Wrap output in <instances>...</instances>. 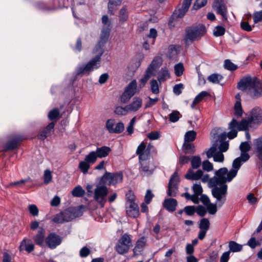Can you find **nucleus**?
I'll list each match as a JSON object with an SVG mask.
<instances>
[{
  "label": "nucleus",
  "instance_id": "1a4fd4ad",
  "mask_svg": "<svg viewBox=\"0 0 262 262\" xmlns=\"http://www.w3.org/2000/svg\"><path fill=\"white\" fill-rule=\"evenodd\" d=\"M108 189L104 185H97L94 189V199L100 206L103 207L107 201V196Z\"/></svg>",
  "mask_w": 262,
  "mask_h": 262
},
{
  "label": "nucleus",
  "instance_id": "dca6fc26",
  "mask_svg": "<svg viewBox=\"0 0 262 262\" xmlns=\"http://www.w3.org/2000/svg\"><path fill=\"white\" fill-rule=\"evenodd\" d=\"M213 9L218 14H221L222 17L227 19V9L224 3V0H214L213 5Z\"/></svg>",
  "mask_w": 262,
  "mask_h": 262
},
{
  "label": "nucleus",
  "instance_id": "20e7f679",
  "mask_svg": "<svg viewBox=\"0 0 262 262\" xmlns=\"http://www.w3.org/2000/svg\"><path fill=\"white\" fill-rule=\"evenodd\" d=\"M103 45L100 42H98L94 50V53H97L96 56L85 65L79 67L77 71V75H88L100 67L101 57L104 52Z\"/></svg>",
  "mask_w": 262,
  "mask_h": 262
},
{
  "label": "nucleus",
  "instance_id": "f3484780",
  "mask_svg": "<svg viewBox=\"0 0 262 262\" xmlns=\"http://www.w3.org/2000/svg\"><path fill=\"white\" fill-rule=\"evenodd\" d=\"M126 212L128 216L132 217H136L139 214V207L135 203L125 204Z\"/></svg>",
  "mask_w": 262,
  "mask_h": 262
},
{
  "label": "nucleus",
  "instance_id": "49530a36",
  "mask_svg": "<svg viewBox=\"0 0 262 262\" xmlns=\"http://www.w3.org/2000/svg\"><path fill=\"white\" fill-rule=\"evenodd\" d=\"M207 210L210 214H214L217 211V208L218 205L216 204V202L214 203H210L206 206Z\"/></svg>",
  "mask_w": 262,
  "mask_h": 262
},
{
  "label": "nucleus",
  "instance_id": "aec40b11",
  "mask_svg": "<svg viewBox=\"0 0 262 262\" xmlns=\"http://www.w3.org/2000/svg\"><path fill=\"white\" fill-rule=\"evenodd\" d=\"M45 235V229L42 227H40L37 233L33 236V239L36 245L40 247H43L45 245L44 243L46 239Z\"/></svg>",
  "mask_w": 262,
  "mask_h": 262
},
{
  "label": "nucleus",
  "instance_id": "39448f33",
  "mask_svg": "<svg viewBox=\"0 0 262 262\" xmlns=\"http://www.w3.org/2000/svg\"><path fill=\"white\" fill-rule=\"evenodd\" d=\"M81 215L80 210L76 207H70L63 211L57 214L52 219L53 222L57 224L71 221Z\"/></svg>",
  "mask_w": 262,
  "mask_h": 262
},
{
  "label": "nucleus",
  "instance_id": "a19ab883",
  "mask_svg": "<svg viewBox=\"0 0 262 262\" xmlns=\"http://www.w3.org/2000/svg\"><path fill=\"white\" fill-rule=\"evenodd\" d=\"M129 112L127 108V105L125 107L118 106L115 108V113L118 115L124 116Z\"/></svg>",
  "mask_w": 262,
  "mask_h": 262
},
{
  "label": "nucleus",
  "instance_id": "4c0bfd02",
  "mask_svg": "<svg viewBox=\"0 0 262 262\" xmlns=\"http://www.w3.org/2000/svg\"><path fill=\"white\" fill-rule=\"evenodd\" d=\"M162 63V59L160 57H156L152 61L148 67L155 71L156 69L159 67Z\"/></svg>",
  "mask_w": 262,
  "mask_h": 262
},
{
  "label": "nucleus",
  "instance_id": "f704fd0d",
  "mask_svg": "<svg viewBox=\"0 0 262 262\" xmlns=\"http://www.w3.org/2000/svg\"><path fill=\"white\" fill-rule=\"evenodd\" d=\"M208 93L206 91H202L201 93H200L198 95L196 96V97L194 99L191 105V108H195V105L200 102H201L205 97L208 96Z\"/></svg>",
  "mask_w": 262,
  "mask_h": 262
},
{
  "label": "nucleus",
  "instance_id": "4be33fe9",
  "mask_svg": "<svg viewBox=\"0 0 262 262\" xmlns=\"http://www.w3.org/2000/svg\"><path fill=\"white\" fill-rule=\"evenodd\" d=\"M254 146L256 156L259 160V164L262 167V138L255 139L254 141Z\"/></svg>",
  "mask_w": 262,
  "mask_h": 262
},
{
  "label": "nucleus",
  "instance_id": "37998d69",
  "mask_svg": "<svg viewBox=\"0 0 262 262\" xmlns=\"http://www.w3.org/2000/svg\"><path fill=\"white\" fill-rule=\"evenodd\" d=\"M223 79L222 76L217 74H213L210 75L208 79V80L214 83H218Z\"/></svg>",
  "mask_w": 262,
  "mask_h": 262
},
{
  "label": "nucleus",
  "instance_id": "e433bc0d",
  "mask_svg": "<svg viewBox=\"0 0 262 262\" xmlns=\"http://www.w3.org/2000/svg\"><path fill=\"white\" fill-rule=\"evenodd\" d=\"M72 194L75 197H81L85 194V191L80 186H77L73 189Z\"/></svg>",
  "mask_w": 262,
  "mask_h": 262
},
{
  "label": "nucleus",
  "instance_id": "f257e3e1",
  "mask_svg": "<svg viewBox=\"0 0 262 262\" xmlns=\"http://www.w3.org/2000/svg\"><path fill=\"white\" fill-rule=\"evenodd\" d=\"M214 172V176L210 178L208 174H203L202 170L199 169L194 171L192 169H189L186 173L185 177L188 180H198L201 179L203 183H208L209 187L211 188V194L215 199L218 208H221L225 203L228 194V185L226 183L231 181Z\"/></svg>",
  "mask_w": 262,
  "mask_h": 262
},
{
  "label": "nucleus",
  "instance_id": "5701e85b",
  "mask_svg": "<svg viewBox=\"0 0 262 262\" xmlns=\"http://www.w3.org/2000/svg\"><path fill=\"white\" fill-rule=\"evenodd\" d=\"M149 151L147 149H146L145 144L142 142L138 147L136 154L139 156V159L140 161L145 160L148 157Z\"/></svg>",
  "mask_w": 262,
  "mask_h": 262
},
{
  "label": "nucleus",
  "instance_id": "ddd939ff",
  "mask_svg": "<svg viewBox=\"0 0 262 262\" xmlns=\"http://www.w3.org/2000/svg\"><path fill=\"white\" fill-rule=\"evenodd\" d=\"M180 178L177 172H175L171 177L168 183L167 194L170 196H176L178 190V183Z\"/></svg>",
  "mask_w": 262,
  "mask_h": 262
},
{
  "label": "nucleus",
  "instance_id": "58836bf2",
  "mask_svg": "<svg viewBox=\"0 0 262 262\" xmlns=\"http://www.w3.org/2000/svg\"><path fill=\"white\" fill-rule=\"evenodd\" d=\"M243 111L242 107L241 100H237L234 105V115L237 117H241Z\"/></svg>",
  "mask_w": 262,
  "mask_h": 262
},
{
  "label": "nucleus",
  "instance_id": "338daca9",
  "mask_svg": "<svg viewBox=\"0 0 262 262\" xmlns=\"http://www.w3.org/2000/svg\"><path fill=\"white\" fill-rule=\"evenodd\" d=\"M183 89V85L182 83L176 84L173 88V93L177 95H179L181 94L182 91Z\"/></svg>",
  "mask_w": 262,
  "mask_h": 262
},
{
  "label": "nucleus",
  "instance_id": "79ce46f5",
  "mask_svg": "<svg viewBox=\"0 0 262 262\" xmlns=\"http://www.w3.org/2000/svg\"><path fill=\"white\" fill-rule=\"evenodd\" d=\"M174 73L177 76H181L184 72V68L182 63L176 64L174 67Z\"/></svg>",
  "mask_w": 262,
  "mask_h": 262
},
{
  "label": "nucleus",
  "instance_id": "c85d7f7f",
  "mask_svg": "<svg viewBox=\"0 0 262 262\" xmlns=\"http://www.w3.org/2000/svg\"><path fill=\"white\" fill-rule=\"evenodd\" d=\"M227 135H228V134ZM227 136L228 137V135H227L226 133H224L221 134L219 137L221 142L219 148L220 151L223 152L226 151L229 148L228 142L224 141L226 139Z\"/></svg>",
  "mask_w": 262,
  "mask_h": 262
},
{
  "label": "nucleus",
  "instance_id": "0e129e2a",
  "mask_svg": "<svg viewBox=\"0 0 262 262\" xmlns=\"http://www.w3.org/2000/svg\"><path fill=\"white\" fill-rule=\"evenodd\" d=\"M207 3V0H196L193 6V9L197 10L203 6Z\"/></svg>",
  "mask_w": 262,
  "mask_h": 262
},
{
  "label": "nucleus",
  "instance_id": "4468645a",
  "mask_svg": "<svg viewBox=\"0 0 262 262\" xmlns=\"http://www.w3.org/2000/svg\"><path fill=\"white\" fill-rule=\"evenodd\" d=\"M61 241V237L55 233H50L45 239L46 245L51 249H54L59 245Z\"/></svg>",
  "mask_w": 262,
  "mask_h": 262
},
{
  "label": "nucleus",
  "instance_id": "b1692460",
  "mask_svg": "<svg viewBox=\"0 0 262 262\" xmlns=\"http://www.w3.org/2000/svg\"><path fill=\"white\" fill-rule=\"evenodd\" d=\"M146 243V239L145 237H142L139 239L136 244V246L133 249L134 255H138L141 253L145 247Z\"/></svg>",
  "mask_w": 262,
  "mask_h": 262
},
{
  "label": "nucleus",
  "instance_id": "e2e57ef3",
  "mask_svg": "<svg viewBox=\"0 0 262 262\" xmlns=\"http://www.w3.org/2000/svg\"><path fill=\"white\" fill-rule=\"evenodd\" d=\"M251 149V146L248 142H243L239 145V149L241 152H248Z\"/></svg>",
  "mask_w": 262,
  "mask_h": 262
},
{
  "label": "nucleus",
  "instance_id": "f03ea898",
  "mask_svg": "<svg viewBox=\"0 0 262 262\" xmlns=\"http://www.w3.org/2000/svg\"><path fill=\"white\" fill-rule=\"evenodd\" d=\"M262 123V112L259 107L253 108L249 113V116L237 122L232 119L229 124L228 138L232 139L237 136V130H247L249 128H256Z\"/></svg>",
  "mask_w": 262,
  "mask_h": 262
},
{
  "label": "nucleus",
  "instance_id": "cd10ccee",
  "mask_svg": "<svg viewBox=\"0 0 262 262\" xmlns=\"http://www.w3.org/2000/svg\"><path fill=\"white\" fill-rule=\"evenodd\" d=\"M88 155L85 156L84 160L81 161L78 165L79 168L84 174L88 173V170L90 168V164L95 163V162H91L89 159H88Z\"/></svg>",
  "mask_w": 262,
  "mask_h": 262
},
{
  "label": "nucleus",
  "instance_id": "c9c22d12",
  "mask_svg": "<svg viewBox=\"0 0 262 262\" xmlns=\"http://www.w3.org/2000/svg\"><path fill=\"white\" fill-rule=\"evenodd\" d=\"M191 167L192 169H197L201 165V159L200 156H193L190 160Z\"/></svg>",
  "mask_w": 262,
  "mask_h": 262
},
{
  "label": "nucleus",
  "instance_id": "a211bd4d",
  "mask_svg": "<svg viewBox=\"0 0 262 262\" xmlns=\"http://www.w3.org/2000/svg\"><path fill=\"white\" fill-rule=\"evenodd\" d=\"M19 249L20 252L26 251L28 253H31L34 250V245L30 239L24 238L20 242Z\"/></svg>",
  "mask_w": 262,
  "mask_h": 262
},
{
  "label": "nucleus",
  "instance_id": "0eeeda50",
  "mask_svg": "<svg viewBox=\"0 0 262 262\" xmlns=\"http://www.w3.org/2000/svg\"><path fill=\"white\" fill-rule=\"evenodd\" d=\"M242 162L239 158H237L233 161L232 168L229 171L226 167H223L215 170V172L220 175H223V177L227 179V181H231L236 176L237 172L242 165Z\"/></svg>",
  "mask_w": 262,
  "mask_h": 262
},
{
  "label": "nucleus",
  "instance_id": "2f4dec72",
  "mask_svg": "<svg viewBox=\"0 0 262 262\" xmlns=\"http://www.w3.org/2000/svg\"><path fill=\"white\" fill-rule=\"evenodd\" d=\"M119 21L123 24L126 21L128 18V13L126 6H123L119 12Z\"/></svg>",
  "mask_w": 262,
  "mask_h": 262
},
{
  "label": "nucleus",
  "instance_id": "09e8293b",
  "mask_svg": "<svg viewBox=\"0 0 262 262\" xmlns=\"http://www.w3.org/2000/svg\"><path fill=\"white\" fill-rule=\"evenodd\" d=\"M151 91L152 93L158 94L159 93V85L158 82L155 79H152L150 81Z\"/></svg>",
  "mask_w": 262,
  "mask_h": 262
},
{
  "label": "nucleus",
  "instance_id": "6ab92c4d",
  "mask_svg": "<svg viewBox=\"0 0 262 262\" xmlns=\"http://www.w3.org/2000/svg\"><path fill=\"white\" fill-rule=\"evenodd\" d=\"M142 106V99L138 97L133 99L132 101L127 105V108L129 112H136L138 111Z\"/></svg>",
  "mask_w": 262,
  "mask_h": 262
},
{
  "label": "nucleus",
  "instance_id": "774afa93",
  "mask_svg": "<svg viewBox=\"0 0 262 262\" xmlns=\"http://www.w3.org/2000/svg\"><path fill=\"white\" fill-rule=\"evenodd\" d=\"M241 28L246 31L250 32L252 30V27L247 21H242L241 23Z\"/></svg>",
  "mask_w": 262,
  "mask_h": 262
},
{
  "label": "nucleus",
  "instance_id": "6e6d98bb",
  "mask_svg": "<svg viewBox=\"0 0 262 262\" xmlns=\"http://www.w3.org/2000/svg\"><path fill=\"white\" fill-rule=\"evenodd\" d=\"M203 169L205 171H211L213 169V164L208 160H205L202 163Z\"/></svg>",
  "mask_w": 262,
  "mask_h": 262
},
{
  "label": "nucleus",
  "instance_id": "f8f14e48",
  "mask_svg": "<svg viewBox=\"0 0 262 262\" xmlns=\"http://www.w3.org/2000/svg\"><path fill=\"white\" fill-rule=\"evenodd\" d=\"M111 151V148L106 146L97 147L95 151H91L88 154L87 159L91 162H96L97 158L101 159L106 157Z\"/></svg>",
  "mask_w": 262,
  "mask_h": 262
},
{
  "label": "nucleus",
  "instance_id": "7c9ffc66",
  "mask_svg": "<svg viewBox=\"0 0 262 262\" xmlns=\"http://www.w3.org/2000/svg\"><path fill=\"white\" fill-rule=\"evenodd\" d=\"M170 78V73L167 68H162L158 73V80L161 83Z\"/></svg>",
  "mask_w": 262,
  "mask_h": 262
},
{
  "label": "nucleus",
  "instance_id": "4d7b16f0",
  "mask_svg": "<svg viewBox=\"0 0 262 262\" xmlns=\"http://www.w3.org/2000/svg\"><path fill=\"white\" fill-rule=\"evenodd\" d=\"M253 18L254 24L262 21V10L255 12L253 14Z\"/></svg>",
  "mask_w": 262,
  "mask_h": 262
},
{
  "label": "nucleus",
  "instance_id": "412c9836",
  "mask_svg": "<svg viewBox=\"0 0 262 262\" xmlns=\"http://www.w3.org/2000/svg\"><path fill=\"white\" fill-rule=\"evenodd\" d=\"M177 205V201L173 198L166 199L163 203V207L170 212H174Z\"/></svg>",
  "mask_w": 262,
  "mask_h": 262
},
{
  "label": "nucleus",
  "instance_id": "a18cd8bd",
  "mask_svg": "<svg viewBox=\"0 0 262 262\" xmlns=\"http://www.w3.org/2000/svg\"><path fill=\"white\" fill-rule=\"evenodd\" d=\"M210 227V223L208 219L204 218L202 219L200 221L199 225V228L200 229L205 230L208 231Z\"/></svg>",
  "mask_w": 262,
  "mask_h": 262
},
{
  "label": "nucleus",
  "instance_id": "8fccbe9b",
  "mask_svg": "<svg viewBox=\"0 0 262 262\" xmlns=\"http://www.w3.org/2000/svg\"><path fill=\"white\" fill-rule=\"evenodd\" d=\"M140 171L142 172L143 174L146 176H149L152 173V170L149 169L148 165L144 164V163H141Z\"/></svg>",
  "mask_w": 262,
  "mask_h": 262
},
{
  "label": "nucleus",
  "instance_id": "393cba45",
  "mask_svg": "<svg viewBox=\"0 0 262 262\" xmlns=\"http://www.w3.org/2000/svg\"><path fill=\"white\" fill-rule=\"evenodd\" d=\"M192 0H184L182 7L176 13L178 17L181 18L184 16L188 10L191 4Z\"/></svg>",
  "mask_w": 262,
  "mask_h": 262
},
{
  "label": "nucleus",
  "instance_id": "ea45409f",
  "mask_svg": "<svg viewBox=\"0 0 262 262\" xmlns=\"http://www.w3.org/2000/svg\"><path fill=\"white\" fill-rule=\"evenodd\" d=\"M196 133L193 130L188 131L185 135L184 140L185 142L193 141L196 138Z\"/></svg>",
  "mask_w": 262,
  "mask_h": 262
},
{
  "label": "nucleus",
  "instance_id": "7ed1b4c3",
  "mask_svg": "<svg viewBox=\"0 0 262 262\" xmlns=\"http://www.w3.org/2000/svg\"><path fill=\"white\" fill-rule=\"evenodd\" d=\"M237 88L242 91H246L252 98L262 96V83L257 78L244 77L238 83Z\"/></svg>",
  "mask_w": 262,
  "mask_h": 262
},
{
  "label": "nucleus",
  "instance_id": "603ef678",
  "mask_svg": "<svg viewBox=\"0 0 262 262\" xmlns=\"http://www.w3.org/2000/svg\"><path fill=\"white\" fill-rule=\"evenodd\" d=\"M180 114L178 111H174L169 114V121L171 122H176L179 120Z\"/></svg>",
  "mask_w": 262,
  "mask_h": 262
},
{
  "label": "nucleus",
  "instance_id": "9b49d317",
  "mask_svg": "<svg viewBox=\"0 0 262 262\" xmlns=\"http://www.w3.org/2000/svg\"><path fill=\"white\" fill-rule=\"evenodd\" d=\"M139 92L138 90L137 83L136 80H132L126 87L125 90L121 96V101L125 103L137 93Z\"/></svg>",
  "mask_w": 262,
  "mask_h": 262
},
{
  "label": "nucleus",
  "instance_id": "864d4df0",
  "mask_svg": "<svg viewBox=\"0 0 262 262\" xmlns=\"http://www.w3.org/2000/svg\"><path fill=\"white\" fill-rule=\"evenodd\" d=\"M115 120L114 119H108L107 120L106 122V125H105V127L106 128V129H107V130L109 132V133H113V129H114V126L115 124Z\"/></svg>",
  "mask_w": 262,
  "mask_h": 262
},
{
  "label": "nucleus",
  "instance_id": "3c124183",
  "mask_svg": "<svg viewBox=\"0 0 262 262\" xmlns=\"http://www.w3.org/2000/svg\"><path fill=\"white\" fill-rule=\"evenodd\" d=\"M18 141V139H15L8 141L6 145V148L7 149H13L15 148L17 146Z\"/></svg>",
  "mask_w": 262,
  "mask_h": 262
},
{
  "label": "nucleus",
  "instance_id": "bb28decb",
  "mask_svg": "<svg viewBox=\"0 0 262 262\" xmlns=\"http://www.w3.org/2000/svg\"><path fill=\"white\" fill-rule=\"evenodd\" d=\"M262 243V235L260 236H253L248 241L247 245L251 248L254 249L256 247L260 246Z\"/></svg>",
  "mask_w": 262,
  "mask_h": 262
},
{
  "label": "nucleus",
  "instance_id": "9d476101",
  "mask_svg": "<svg viewBox=\"0 0 262 262\" xmlns=\"http://www.w3.org/2000/svg\"><path fill=\"white\" fill-rule=\"evenodd\" d=\"M123 174L121 172L111 173L106 172L101 178L100 182L104 185L109 186L115 185L116 184L122 182Z\"/></svg>",
  "mask_w": 262,
  "mask_h": 262
},
{
  "label": "nucleus",
  "instance_id": "72a5a7b5",
  "mask_svg": "<svg viewBox=\"0 0 262 262\" xmlns=\"http://www.w3.org/2000/svg\"><path fill=\"white\" fill-rule=\"evenodd\" d=\"M229 248L230 252H238L243 249V245L237 243L234 241H230L229 242Z\"/></svg>",
  "mask_w": 262,
  "mask_h": 262
},
{
  "label": "nucleus",
  "instance_id": "6e6552de",
  "mask_svg": "<svg viewBox=\"0 0 262 262\" xmlns=\"http://www.w3.org/2000/svg\"><path fill=\"white\" fill-rule=\"evenodd\" d=\"M132 246V240L131 235L125 233L121 235L119 239L116 247V251L120 254H124L127 253L130 248Z\"/></svg>",
  "mask_w": 262,
  "mask_h": 262
},
{
  "label": "nucleus",
  "instance_id": "13d9d810",
  "mask_svg": "<svg viewBox=\"0 0 262 262\" xmlns=\"http://www.w3.org/2000/svg\"><path fill=\"white\" fill-rule=\"evenodd\" d=\"M124 129V125L122 122H119L114 127L113 133L119 134L122 133Z\"/></svg>",
  "mask_w": 262,
  "mask_h": 262
},
{
  "label": "nucleus",
  "instance_id": "052dcab7",
  "mask_svg": "<svg viewBox=\"0 0 262 262\" xmlns=\"http://www.w3.org/2000/svg\"><path fill=\"white\" fill-rule=\"evenodd\" d=\"M59 114V111L57 108H54L51 110L48 114V117L50 120H52L58 118Z\"/></svg>",
  "mask_w": 262,
  "mask_h": 262
},
{
  "label": "nucleus",
  "instance_id": "2eb2a0df",
  "mask_svg": "<svg viewBox=\"0 0 262 262\" xmlns=\"http://www.w3.org/2000/svg\"><path fill=\"white\" fill-rule=\"evenodd\" d=\"M217 147L216 145H212L207 151L206 155L208 158H213L215 162H223L224 160V156L223 152L216 151Z\"/></svg>",
  "mask_w": 262,
  "mask_h": 262
},
{
  "label": "nucleus",
  "instance_id": "680f3d73",
  "mask_svg": "<svg viewBox=\"0 0 262 262\" xmlns=\"http://www.w3.org/2000/svg\"><path fill=\"white\" fill-rule=\"evenodd\" d=\"M184 211L187 215L191 216L195 212V207L193 206H187L184 207Z\"/></svg>",
  "mask_w": 262,
  "mask_h": 262
},
{
  "label": "nucleus",
  "instance_id": "423d86ee",
  "mask_svg": "<svg viewBox=\"0 0 262 262\" xmlns=\"http://www.w3.org/2000/svg\"><path fill=\"white\" fill-rule=\"evenodd\" d=\"M206 32L205 27L202 24L187 28L184 41L186 44L189 41L192 42L199 40Z\"/></svg>",
  "mask_w": 262,
  "mask_h": 262
},
{
  "label": "nucleus",
  "instance_id": "de8ad7c7",
  "mask_svg": "<svg viewBox=\"0 0 262 262\" xmlns=\"http://www.w3.org/2000/svg\"><path fill=\"white\" fill-rule=\"evenodd\" d=\"M225 32V29L221 26H216L213 30V35L216 37L223 35Z\"/></svg>",
  "mask_w": 262,
  "mask_h": 262
},
{
  "label": "nucleus",
  "instance_id": "473e14b6",
  "mask_svg": "<svg viewBox=\"0 0 262 262\" xmlns=\"http://www.w3.org/2000/svg\"><path fill=\"white\" fill-rule=\"evenodd\" d=\"M110 30L111 28L109 27H103L102 29L99 41L102 44H104L107 41L110 36Z\"/></svg>",
  "mask_w": 262,
  "mask_h": 262
},
{
  "label": "nucleus",
  "instance_id": "5fc2aeb1",
  "mask_svg": "<svg viewBox=\"0 0 262 262\" xmlns=\"http://www.w3.org/2000/svg\"><path fill=\"white\" fill-rule=\"evenodd\" d=\"M43 179L44 183L46 184L51 182L52 179V176L51 174V171L50 170L47 169L45 171L43 174Z\"/></svg>",
  "mask_w": 262,
  "mask_h": 262
},
{
  "label": "nucleus",
  "instance_id": "a878e982",
  "mask_svg": "<svg viewBox=\"0 0 262 262\" xmlns=\"http://www.w3.org/2000/svg\"><path fill=\"white\" fill-rule=\"evenodd\" d=\"M54 126L55 123L54 122L49 123L45 129L40 131L38 135V138L41 140H44L50 135L51 132L54 130Z\"/></svg>",
  "mask_w": 262,
  "mask_h": 262
},
{
  "label": "nucleus",
  "instance_id": "69168bd1",
  "mask_svg": "<svg viewBox=\"0 0 262 262\" xmlns=\"http://www.w3.org/2000/svg\"><path fill=\"white\" fill-rule=\"evenodd\" d=\"M30 213L33 216H37L38 215V209L35 205H30L28 207Z\"/></svg>",
  "mask_w": 262,
  "mask_h": 262
},
{
  "label": "nucleus",
  "instance_id": "c03bdc74",
  "mask_svg": "<svg viewBox=\"0 0 262 262\" xmlns=\"http://www.w3.org/2000/svg\"><path fill=\"white\" fill-rule=\"evenodd\" d=\"M224 68L230 71H234L237 69V66L232 63L229 59H226L224 61Z\"/></svg>",
  "mask_w": 262,
  "mask_h": 262
},
{
  "label": "nucleus",
  "instance_id": "bf43d9fd",
  "mask_svg": "<svg viewBox=\"0 0 262 262\" xmlns=\"http://www.w3.org/2000/svg\"><path fill=\"white\" fill-rule=\"evenodd\" d=\"M192 188L194 194L196 195H201L203 192V189L200 184H194Z\"/></svg>",
  "mask_w": 262,
  "mask_h": 262
},
{
  "label": "nucleus",
  "instance_id": "c756f323",
  "mask_svg": "<svg viewBox=\"0 0 262 262\" xmlns=\"http://www.w3.org/2000/svg\"><path fill=\"white\" fill-rule=\"evenodd\" d=\"M123 0H108V12L111 15L114 14L116 7L121 5Z\"/></svg>",
  "mask_w": 262,
  "mask_h": 262
}]
</instances>
